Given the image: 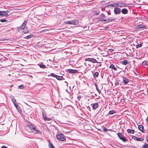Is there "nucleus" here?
Returning a JSON list of instances; mask_svg holds the SVG:
<instances>
[{
	"instance_id": "57",
	"label": "nucleus",
	"mask_w": 148,
	"mask_h": 148,
	"mask_svg": "<svg viewBox=\"0 0 148 148\" xmlns=\"http://www.w3.org/2000/svg\"><path fill=\"white\" fill-rule=\"evenodd\" d=\"M0 14H1V11H0ZM1 16V14H0V16Z\"/></svg>"
},
{
	"instance_id": "35",
	"label": "nucleus",
	"mask_w": 148,
	"mask_h": 148,
	"mask_svg": "<svg viewBox=\"0 0 148 148\" xmlns=\"http://www.w3.org/2000/svg\"><path fill=\"white\" fill-rule=\"evenodd\" d=\"M115 18H108V23L112 22L115 21Z\"/></svg>"
},
{
	"instance_id": "2",
	"label": "nucleus",
	"mask_w": 148,
	"mask_h": 148,
	"mask_svg": "<svg viewBox=\"0 0 148 148\" xmlns=\"http://www.w3.org/2000/svg\"><path fill=\"white\" fill-rule=\"evenodd\" d=\"M31 131L32 133L35 134H42V132L38 130L35 126L33 127V128Z\"/></svg>"
},
{
	"instance_id": "42",
	"label": "nucleus",
	"mask_w": 148,
	"mask_h": 148,
	"mask_svg": "<svg viewBox=\"0 0 148 148\" xmlns=\"http://www.w3.org/2000/svg\"><path fill=\"white\" fill-rule=\"evenodd\" d=\"M18 88L19 89H23L24 88V86L23 85H21L18 86Z\"/></svg>"
},
{
	"instance_id": "15",
	"label": "nucleus",
	"mask_w": 148,
	"mask_h": 148,
	"mask_svg": "<svg viewBox=\"0 0 148 148\" xmlns=\"http://www.w3.org/2000/svg\"><path fill=\"white\" fill-rule=\"evenodd\" d=\"M138 128L142 133L144 132L143 126L142 125H139L138 126Z\"/></svg>"
},
{
	"instance_id": "40",
	"label": "nucleus",
	"mask_w": 148,
	"mask_h": 148,
	"mask_svg": "<svg viewBox=\"0 0 148 148\" xmlns=\"http://www.w3.org/2000/svg\"><path fill=\"white\" fill-rule=\"evenodd\" d=\"M14 105L17 109L18 110V108H19V106L17 103L14 104Z\"/></svg>"
},
{
	"instance_id": "23",
	"label": "nucleus",
	"mask_w": 148,
	"mask_h": 148,
	"mask_svg": "<svg viewBox=\"0 0 148 148\" xmlns=\"http://www.w3.org/2000/svg\"><path fill=\"white\" fill-rule=\"evenodd\" d=\"M43 114V118L44 120L47 121H49L51 120V118H47L46 116H44V115H43V114Z\"/></svg>"
},
{
	"instance_id": "11",
	"label": "nucleus",
	"mask_w": 148,
	"mask_h": 148,
	"mask_svg": "<svg viewBox=\"0 0 148 148\" xmlns=\"http://www.w3.org/2000/svg\"><path fill=\"white\" fill-rule=\"evenodd\" d=\"M71 25H76L78 24L79 22L77 20L74 19L71 20Z\"/></svg>"
},
{
	"instance_id": "24",
	"label": "nucleus",
	"mask_w": 148,
	"mask_h": 148,
	"mask_svg": "<svg viewBox=\"0 0 148 148\" xmlns=\"http://www.w3.org/2000/svg\"><path fill=\"white\" fill-rule=\"evenodd\" d=\"M116 111L115 110H110V111L109 112H108V114H110V115H111V114H115V113H116Z\"/></svg>"
},
{
	"instance_id": "25",
	"label": "nucleus",
	"mask_w": 148,
	"mask_h": 148,
	"mask_svg": "<svg viewBox=\"0 0 148 148\" xmlns=\"http://www.w3.org/2000/svg\"><path fill=\"white\" fill-rule=\"evenodd\" d=\"M57 79L58 80H64V79L63 78V77L62 76H58L57 78Z\"/></svg>"
},
{
	"instance_id": "27",
	"label": "nucleus",
	"mask_w": 148,
	"mask_h": 148,
	"mask_svg": "<svg viewBox=\"0 0 148 148\" xmlns=\"http://www.w3.org/2000/svg\"><path fill=\"white\" fill-rule=\"evenodd\" d=\"M95 86L96 87V89L97 91H98V92L99 93V94H100L101 93V92H100L99 89V88H98V86H97V84L96 83H95Z\"/></svg>"
},
{
	"instance_id": "19",
	"label": "nucleus",
	"mask_w": 148,
	"mask_h": 148,
	"mask_svg": "<svg viewBox=\"0 0 148 148\" xmlns=\"http://www.w3.org/2000/svg\"><path fill=\"white\" fill-rule=\"evenodd\" d=\"M37 65L41 69H44L46 68V66L42 64H38Z\"/></svg>"
},
{
	"instance_id": "18",
	"label": "nucleus",
	"mask_w": 148,
	"mask_h": 148,
	"mask_svg": "<svg viewBox=\"0 0 148 148\" xmlns=\"http://www.w3.org/2000/svg\"><path fill=\"white\" fill-rule=\"evenodd\" d=\"M119 7H126V4L122 2L119 3Z\"/></svg>"
},
{
	"instance_id": "59",
	"label": "nucleus",
	"mask_w": 148,
	"mask_h": 148,
	"mask_svg": "<svg viewBox=\"0 0 148 148\" xmlns=\"http://www.w3.org/2000/svg\"><path fill=\"white\" fill-rule=\"evenodd\" d=\"M26 104H27V105H28V104H27V103H26Z\"/></svg>"
},
{
	"instance_id": "56",
	"label": "nucleus",
	"mask_w": 148,
	"mask_h": 148,
	"mask_svg": "<svg viewBox=\"0 0 148 148\" xmlns=\"http://www.w3.org/2000/svg\"><path fill=\"white\" fill-rule=\"evenodd\" d=\"M110 14L109 12L108 13V15H110Z\"/></svg>"
},
{
	"instance_id": "12",
	"label": "nucleus",
	"mask_w": 148,
	"mask_h": 148,
	"mask_svg": "<svg viewBox=\"0 0 148 148\" xmlns=\"http://www.w3.org/2000/svg\"><path fill=\"white\" fill-rule=\"evenodd\" d=\"M121 11L123 14H127L128 12V10L125 8L122 9Z\"/></svg>"
},
{
	"instance_id": "10",
	"label": "nucleus",
	"mask_w": 148,
	"mask_h": 148,
	"mask_svg": "<svg viewBox=\"0 0 148 148\" xmlns=\"http://www.w3.org/2000/svg\"><path fill=\"white\" fill-rule=\"evenodd\" d=\"M27 23V21L25 20L24 21V22L22 24L21 26L18 27V29H23L25 27V26L26 25Z\"/></svg>"
},
{
	"instance_id": "28",
	"label": "nucleus",
	"mask_w": 148,
	"mask_h": 148,
	"mask_svg": "<svg viewBox=\"0 0 148 148\" xmlns=\"http://www.w3.org/2000/svg\"><path fill=\"white\" fill-rule=\"evenodd\" d=\"M117 134V136L120 139L121 138H122V137H123L121 133H118Z\"/></svg>"
},
{
	"instance_id": "32",
	"label": "nucleus",
	"mask_w": 148,
	"mask_h": 148,
	"mask_svg": "<svg viewBox=\"0 0 148 148\" xmlns=\"http://www.w3.org/2000/svg\"><path fill=\"white\" fill-rule=\"evenodd\" d=\"M127 60H124L122 62V64L124 65H126L127 64Z\"/></svg>"
},
{
	"instance_id": "4",
	"label": "nucleus",
	"mask_w": 148,
	"mask_h": 148,
	"mask_svg": "<svg viewBox=\"0 0 148 148\" xmlns=\"http://www.w3.org/2000/svg\"><path fill=\"white\" fill-rule=\"evenodd\" d=\"M86 61H88L93 63H101V62H98L95 59L93 58H88L85 59Z\"/></svg>"
},
{
	"instance_id": "38",
	"label": "nucleus",
	"mask_w": 148,
	"mask_h": 148,
	"mask_svg": "<svg viewBox=\"0 0 148 148\" xmlns=\"http://www.w3.org/2000/svg\"><path fill=\"white\" fill-rule=\"evenodd\" d=\"M12 101L14 105V104L16 103V100L14 98H13L12 99Z\"/></svg>"
},
{
	"instance_id": "46",
	"label": "nucleus",
	"mask_w": 148,
	"mask_h": 148,
	"mask_svg": "<svg viewBox=\"0 0 148 148\" xmlns=\"http://www.w3.org/2000/svg\"><path fill=\"white\" fill-rule=\"evenodd\" d=\"M107 7H114L113 3V4H109V5H108Z\"/></svg>"
},
{
	"instance_id": "9",
	"label": "nucleus",
	"mask_w": 148,
	"mask_h": 148,
	"mask_svg": "<svg viewBox=\"0 0 148 148\" xmlns=\"http://www.w3.org/2000/svg\"><path fill=\"white\" fill-rule=\"evenodd\" d=\"M140 28H144L145 29H147V27H146L145 26L143 25L142 24H140L138 25H137L136 27V29H138Z\"/></svg>"
},
{
	"instance_id": "30",
	"label": "nucleus",
	"mask_w": 148,
	"mask_h": 148,
	"mask_svg": "<svg viewBox=\"0 0 148 148\" xmlns=\"http://www.w3.org/2000/svg\"><path fill=\"white\" fill-rule=\"evenodd\" d=\"M33 36V35H29L25 37V39H29L32 38Z\"/></svg>"
},
{
	"instance_id": "5",
	"label": "nucleus",
	"mask_w": 148,
	"mask_h": 148,
	"mask_svg": "<svg viewBox=\"0 0 148 148\" xmlns=\"http://www.w3.org/2000/svg\"><path fill=\"white\" fill-rule=\"evenodd\" d=\"M114 11V14L116 15L119 14L121 12V9L118 7L115 8Z\"/></svg>"
},
{
	"instance_id": "8",
	"label": "nucleus",
	"mask_w": 148,
	"mask_h": 148,
	"mask_svg": "<svg viewBox=\"0 0 148 148\" xmlns=\"http://www.w3.org/2000/svg\"><path fill=\"white\" fill-rule=\"evenodd\" d=\"M132 138L138 141H142L144 140L143 138H138L135 136H133Z\"/></svg>"
},
{
	"instance_id": "7",
	"label": "nucleus",
	"mask_w": 148,
	"mask_h": 148,
	"mask_svg": "<svg viewBox=\"0 0 148 148\" xmlns=\"http://www.w3.org/2000/svg\"><path fill=\"white\" fill-rule=\"evenodd\" d=\"M66 72H69L70 73H77L78 71L76 70L69 69H67Z\"/></svg>"
},
{
	"instance_id": "51",
	"label": "nucleus",
	"mask_w": 148,
	"mask_h": 148,
	"mask_svg": "<svg viewBox=\"0 0 148 148\" xmlns=\"http://www.w3.org/2000/svg\"><path fill=\"white\" fill-rule=\"evenodd\" d=\"M146 140L148 142V136H147L146 137Z\"/></svg>"
},
{
	"instance_id": "54",
	"label": "nucleus",
	"mask_w": 148,
	"mask_h": 148,
	"mask_svg": "<svg viewBox=\"0 0 148 148\" xmlns=\"http://www.w3.org/2000/svg\"><path fill=\"white\" fill-rule=\"evenodd\" d=\"M123 100H124V99H121L120 100V101H121V102H122V101H123Z\"/></svg>"
},
{
	"instance_id": "37",
	"label": "nucleus",
	"mask_w": 148,
	"mask_h": 148,
	"mask_svg": "<svg viewBox=\"0 0 148 148\" xmlns=\"http://www.w3.org/2000/svg\"><path fill=\"white\" fill-rule=\"evenodd\" d=\"M142 148H148V144H144L142 146Z\"/></svg>"
},
{
	"instance_id": "43",
	"label": "nucleus",
	"mask_w": 148,
	"mask_h": 148,
	"mask_svg": "<svg viewBox=\"0 0 148 148\" xmlns=\"http://www.w3.org/2000/svg\"><path fill=\"white\" fill-rule=\"evenodd\" d=\"M142 45L141 44H139L137 45H136V48H138L139 47H142Z\"/></svg>"
},
{
	"instance_id": "33",
	"label": "nucleus",
	"mask_w": 148,
	"mask_h": 148,
	"mask_svg": "<svg viewBox=\"0 0 148 148\" xmlns=\"http://www.w3.org/2000/svg\"><path fill=\"white\" fill-rule=\"evenodd\" d=\"M93 76L95 77H97L99 75V73L97 72H95L94 74H93Z\"/></svg>"
},
{
	"instance_id": "29",
	"label": "nucleus",
	"mask_w": 148,
	"mask_h": 148,
	"mask_svg": "<svg viewBox=\"0 0 148 148\" xmlns=\"http://www.w3.org/2000/svg\"><path fill=\"white\" fill-rule=\"evenodd\" d=\"M104 18H102L100 16L97 18V19L98 21H104Z\"/></svg>"
},
{
	"instance_id": "6",
	"label": "nucleus",
	"mask_w": 148,
	"mask_h": 148,
	"mask_svg": "<svg viewBox=\"0 0 148 148\" xmlns=\"http://www.w3.org/2000/svg\"><path fill=\"white\" fill-rule=\"evenodd\" d=\"M90 105L92 108V109L94 110H96L99 106V104L98 102L92 103Z\"/></svg>"
},
{
	"instance_id": "13",
	"label": "nucleus",
	"mask_w": 148,
	"mask_h": 148,
	"mask_svg": "<svg viewBox=\"0 0 148 148\" xmlns=\"http://www.w3.org/2000/svg\"><path fill=\"white\" fill-rule=\"evenodd\" d=\"M34 126L35 125L33 124L30 123V124L27 125V127H28L29 130L31 131L33 128V127H34Z\"/></svg>"
},
{
	"instance_id": "53",
	"label": "nucleus",
	"mask_w": 148,
	"mask_h": 148,
	"mask_svg": "<svg viewBox=\"0 0 148 148\" xmlns=\"http://www.w3.org/2000/svg\"><path fill=\"white\" fill-rule=\"evenodd\" d=\"M146 120L147 122H148V117H147L146 118Z\"/></svg>"
},
{
	"instance_id": "26",
	"label": "nucleus",
	"mask_w": 148,
	"mask_h": 148,
	"mask_svg": "<svg viewBox=\"0 0 148 148\" xmlns=\"http://www.w3.org/2000/svg\"><path fill=\"white\" fill-rule=\"evenodd\" d=\"M120 140H122L124 142H125L128 141L127 139H126V138L124 136H123L122 137V138H121Z\"/></svg>"
},
{
	"instance_id": "44",
	"label": "nucleus",
	"mask_w": 148,
	"mask_h": 148,
	"mask_svg": "<svg viewBox=\"0 0 148 148\" xmlns=\"http://www.w3.org/2000/svg\"><path fill=\"white\" fill-rule=\"evenodd\" d=\"M0 21L1 22L3 23V22H6L7 21V20L5 19H1L0 20Z\"/></svg>"
},
{
	"instance_id": "50",
	"label": "nucleus",
	"mask_w": 148,
	"mask_h": 148,
	"mask_svg": "<svg viewBox=\"0 0 148 148\" xmlns=\"http://www.w3.org/2000/svg\"><path fill=\"white\" fill-rule=\"evenodd\" d=\"M77 98H78V100H79L81 98V96H78L77 97Z\"/></svg>"
},
{
	"instance_id": "31",
	"label": "nucleus",
	"mask_w": 148,
	"mask_h": 148,
	"mask_svg": "<svg viewBox=\"0 0 148 148\" xmlns=\"http://www.w3.org/2000/svg\"><path fill=\"white\" fill-rule=\"evenodd\" d=\"M142 64L146 66L148 65V61L146 60L143 61L142 62Z\"/></svg>"
},
{
	"instance_id": "1",
	"label": "nucleus",
	"mask_w": 148,
	"mask_h": 148,
	"mask_svg": "<svg viewBox=\"0 0 148 148\" xmlns=\"http://www.w3.org/2000/svg\"><path fill=\"white\" fill-rule=\"evenodd\" d=\"M57 139L61 141H64L66 139L65 137L62 134L60 133L56 135Z\"/></svg>"
},
{
	"instance_id": "34",
	"label": "nucleus",
	"mask_w": 148,
	"mask_h": 148,
	"mask_svg": "<svg viewBox=\"0 0 148 148\" xmlns=\"http://www.w3.org/2000/svg\"><path fill=\"white\" fill-rule=\"evenodd\" d=\"M71 21H65L64 22V24H71Z\"/></svg>"
},
{
	"instance_id": "14",
	"label": "nucleus",
	"mask_w": 148,
	"mask_h": 148,
	"mask_svg": "<svg viewBox=\"0 0 148 148\" xmlns=\"http://www.w3.org/2000/svg\"><path fill=\"white\" fill-rule=\"evenodd\" d=\"M1 15H4L5 16H8V13H6V11H1Z\"/></svg>"
},
{
	"instance_id": "41",
	"label": "nucleus",
	"mask_w": 148,
	"mask_h": 148,
	"mask_svg": "<svg viewBox=\"0 0 148 148\" xmlns=\"http://www.w3.org/2000/svg\"><path fill=\"white\" fill-rule=\"evenodd\" d=\"M114 7H119V3H113Z\"/></svg>"
},
{
	"instance_id": "52",
	"label": "nucleus",
	"mask_w": 148,
	"mask_h": 148,
	"mask_svg": "<svg viewBox=\"0 0 148 148\" xmlns=\"http://www.w3.org/2000/svg\"><path fill=\"white\" fill-rule=\"evenodd\" d=\"M101 66V64H99L98 66V67H100Z\"/></svg>"
},
{
	"instance_id": "49",
	"label": "nucleus",
	"mask_w": 148,
	"mask_h": 148,
	"mask_svg": "<svg viewBox=\"0 0 148 148\" xmlns=\"http://www.w3.org/2000/svg\"><path fill=\"white\" fill-rule=\"evenodd\" d=\"M1 148H8V147L5 146H3L1 147Z\"/></svg>"
},
{
	"instance_id": "20",
	"label": "nucleus",
	"mask_w": 148,
	"mask_h": 148,
	"mask_svg": "<svg viewBox=\"0 0 148 148\" xmlns=\"http://www.w3.org/2000/svg\"><path fill=\"white\" fill-rule=\"evenodd\" d=\"M23 29V31L24 33L25 34L28 33L29 32V30L27 27H26L25 28H24Z\"/></svg>"
},
{
	"instance_id": "21",
	"label": "nucleus",
	"mask_w": 148,
	"mask_h": 148,
	"mask_svg": "<svg viewBox=\"0 0 148 148\" xmlns=\"http://www.w3.org/2000/svg\"><path fill=\"white\" fill-rule=\"evenodd\" d=\"M109 68L112 69H113L114 71L117 70V69L115 67L114 65L113 64H111L109 67Z\"/></svg>"
},
{
	"instance_id": "39",
	"label": "nucleus",
	"mask_w": 148,
	"mask_h": 148,
	"mask_svg": "<svg viewBox=\"0 0 148 148\" xmlns=\"http://www.w3.org/2000/svg\"><path fill=\"white\" fill-rule=\"evenodd\" d=\"M100 12L99 11H95L94 12V14L96 15H99V14Z\"/></svg>"
},
{
	"instance_id": "16",
	"label": "nucleus",
	"mask_w": 148,
	"mask_h": 148,
	"mask_svg": "<svg viewBox=\"0 0 148 148\" xmlns=\"http://www.w3.org/2000/svg\"><path fill=\"white\" fill-rule=\"evenodd\" d=\"M48 76L53 77H54L55 78L57 79V78L58 77V75H57L53 73H51L50 74L48 75Z\"/></svg>"
},
{
	"instance_id": "55",
	"label": "nucleus",
	"mask_w": 148,
	"mask_h": 148,
	"mask_svg": "<svg viewBox=\"0 0 148 148\" xmlns=\"http://www.w3.org/2000/svg\"><path fill=\"white\" fill-rule=\"evenodd\" d=\"M65 82L67 84H67H68V83L66 82V81H65Z\"/></svg>"
},
{
	"instance_id": "47",
	"label": "nucleus",
	"mask_w": 148,
	"mask_h": 148,
	"mask_svg": "<svg viewBox=\"0 0 148 148\" xmlns=\"http://www.w3.org/2000/svg\"><path fill=\"white\" fill-rule=\"evenodd\" d=\"M100 17L102 18H104L105 17V15L103 14H101L100 15Z\"/></svg>"
},
{
	"instance_id": "3",
	"label": "nucleus",
	"mask_w": 148,
	"mask_h": 148,
	"mask_svg": "<svg viewBox=\"0 0 148 148\" xmlns=\"http://www.w3.org/2000/svg\"><path fill=\"white\" fill-rule=\"evenodd\" d=\"M122 81L121 82V83L123 84L124 85L127 84L129 82V79L126 77L122 76Z\"/></svg>"
},
{
	"instance_id": "36",
	"label": "nucleus",
	"mask_w": 148,
	"mask_h": 148,
	"mask_svg": "<svg viewBox=\"0 0 148 148\" xmlns=\"http://www.w3.org/2000/svg\"><path fill=\"white\" fill-rule=\"evenodd\" d=\"M49 147L50 148H55L53 144L51 143H49Z\"/></svg>"
},
{
	"instance_id": "17",
	"label": "nucleus",
	"mask_w": 148,
	"mask_h": 148,
	"mask_svg": "<svg viewBox=\"0 0 148 148\" xmlns=\"http://www.w3.org/2000/svg\"><path fill=\"white\" fill-rule=\"evenodd\" d=\"M127 131L128 133L134 134V130L128 129L127 130Z\"/></svg>"
},
{
	"instance_id": "45",
	"label": "nucleus",
	"mask_w": 148,
	"mask_h": 148,
	"mask_svg": "<svg viewBox=\"0 0 148 148\" xmlns=\"http://www.w3.org/2000/svg\"><path fill=\"white\" fill-rule=\"evenodd\" d=\"M103 130L105 132H107L108 131V129L105 127H103Z\"/></svg>"
},
{
	"instance_id": "48",
	"label": "nucleus",
	"mask_w": 148,
	"mask_h": 148,
	"mask_svg": "<svg viewBox=\"0 0 148 148\" xmlns=\"http://www.w3.org/2000/svg\"><path fill=\"white\" fill-rule=\"evenodd\" d=\"M108 18H106L105 19H104V21H106L107 23H108Z\"/></svg>"
},
{
	"instance_id": "22",
	"label": "nucleus",
	"mask_w": 148,
	"mask_h": 148,
	"mask_svg": "<svg viewBox=\"0 0 148 148\" xmlns=\"http://www.w3.org/2000/svg\"><path fill=\"white\" fill-rule=\"evenodd\" d=\"M120 81V80L119 78H116L115 80V85L116 86H118L119 84Z\"/></svg>"
},
{
	"instance_id": "58",
	"label": "nucleus",
	"mask_w": 148,
	"mask_h": 148,
	"mask_svg": "<svg viewBox=\"0 0 148 148\" xmlns=\"http://www.w3.org/2000/svg\"><path fill=\"white\" fill-rule=\"evenodd\" d=\"M110 130H111V131H112V130L111 129H110ZM112 131H113L112 130Z\"/></svg>"
}]
</instances>
